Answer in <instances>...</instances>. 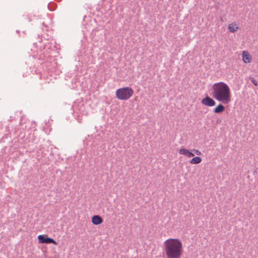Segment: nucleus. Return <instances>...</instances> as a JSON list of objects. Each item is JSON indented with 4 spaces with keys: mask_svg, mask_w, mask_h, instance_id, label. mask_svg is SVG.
Wrapping results in <instances>:
<instances>
[{
    "mask_svg": "<svg viewBox=\"0 0 258 258\" xmlns=\"http://www.w3.org/2000/svg\"><path fill=\"white\" fill-rule=\"evenodd\" d=\"M202 162V159L199 156H196L190 160V163L191 164H198Z\"/></svg>",
    "mask_w": 258,
    "mask_h": 258,
    "instance_id": "obj_11",
    "label": "nucleus"
},
{
    "mask_svg": "<svg viewBox=\"0 0 258 258\" xmlns=\"http://www.w3.org/2000/svg\"><path fill=\"white\" fill-rule=\"evenodd\" d=\"M225 107L222 104H219L214 109V112L215 113H220L224 111Z\"/></svg>",
    "mask_w": 258,
    "mask_h": 258,
    "instance_id": "obj_10",
    "label": "nucleus"
},
{
    "mask_svg": "<svg viewBox=\"0 0 258 258\" xmlns=\"http://www.w3.org/2000/svg\"><path fill=\"white\" fill-rule=\"evenodd\" d=\"M250 80H251V82L252 83V84L254 86H257L258 84H257V81L254 79V78L252 77V78H250Z\"/></svg>",
    "mask_w": 258,
    "mask_h": 258,
    "instance_id": "obj_13",
    "label": "nucleus"
},
{
    "mask_svg": "<svg viewBox=\"0 0 258 258\" xmlns=\"http://www.w3.org/2000/svg\"><path fill=\"white\" fill-rule=\"evenodd\" d=\"M39 243H53L57 244V242L52 238L48 237L47 235H39L37 237Z\"/></svg>",
    "mask_w": 258,
    "mask_h": 258,
    "instance_id": "obj_4",
    "label": "nucleus"
},
{
    "mask_svg": "<svg viewBox=\"0 0 258 258\" xmlns=\"http://www.w3.org/2000/svg\"><path fill=\"white\" fill-rule=\"evenodd\" d=\"M241 57L244 63H250L252 61V56L247 50H243L242 51Z\"/></svg>",
    "mask_w": 258,
    "mask_h": 258,
    "instance_id": "obj_5",
    "label": "nucleus"
},
{
    "mask_svg": "<svg viewBox=\"0 0 258 258\" xmlns=\"http://www.w3.org/2000/svg\"><path fill=\"white\" fill-rule=\"evenodd\" d=\"M201 102L204 105L209 107H213L216 105L215 101L208 96L203 99Z\"/></svg>",
    "mask_w": 258,
    "mask_h": 258,
    "instance_id": "obj_6",
    "label": "nucleus"
},
{
    "mask_svg": "<svg viewBox=\"0 0 258 258\" xmlns=\"http://www.w3.org/2000/svg\"><path fill=\"white\" fill-rule=\"evenodd\" d=\"M178 153L179 154L184 155L187 158H190L195 156V154L192 152V150H188L184 148L179 149Z\"/></svg>",
    "mask_w": 258,
    "mask_h": 258,
    "instance_id": "obj_7",
    "label": "nucleus"
},
{
    "mask_svg": "<svg viewBox=\"0 0 258 258\" xmlns=\"http://www.w3.org/2000/svg\"><path fill=\"white\" fill-rule=\"evenodd\" d=\"M164 252L166 258H181L183 253L182 240L177 238L167 239L163 243Z\"/></svg>",
    "mask_w": 258,
    "mask_h": 258,
    "instance_id": "obj_1",
    "label": "nucleus"
},
{
    "mask_svg": "<svg viewBox=\"0 0 258 258\" xmlns=\"http://www.w3.org/2000/svg\"><path fill=\"white\" fill-rule=\"evenodd\" d=\"M92 223L95 225H98L103 223V219L99 215H94L91 219Z\"/></svg>",
    "mask_w": 258,
    "mask_h": 258,
    "instance_id": "obj_8",
    "label": "nucleus"
},
{
    "mask_svg": "<svg viewBox=\"0 0 258 258\" xmlns=\"http://www.w3.org/2000/svg\"><path fill=\"white\" fill-rule=\"evenodd\" d=\"M212 88L213 96L217 101L223 104H228L231 102V90L226 83L223 82L214 83Z\"/></svg>",
    "mask_w": 258,
    "mask_h": 258,
    "instance_id": "obj_2",
    "label": "nucleus"
},
{
    "mask_svg": "<svg viewBox=\"0 0 258 258\" xmlns=\"http://www.w3.org/2000/svg\"><path fill=\"white\" fill-rule=\"evenodd\" d=\"M239 29L238 24L235 22H233L230 24L228 26V30L231 33L236 32Z\"/></svg>",
    "mask_w": 258,
    "mask_h": 258,
    "instance_id": "obj_9",
    "label": "nucleus"
},
{
    "mask_svg": "<svg viewBox=\"0 0 258 258\" xmlns=\"http://www.w3.org/2000/svg\"><path fill=\"white\" fill-rule=\"evenodd\" d=\"M192 152L194 153H195L197 155H202V153L200 151L197 149H192Z\"/></svg>",
    "mask_w": 258,
    "mask_h": 258,
    "instance_id": "obj_12",
    "label": "nucleus"
},
{
    "mask_svg": "<svg viewBox=\"0 0 258 258\" xmlns=\"http://www.w3.org/2000/svg\"><path fill=\"white\" fill-rule=\"evenodd\" d=\"M134 91L130 87H124L117 89L115 91V97L119 100H127L131 98Z\"/></svg>",
    "mask_w": 258,
    "mask_h": 258,
    "instance_id": "obj_3",
    "label": "nucleus"
}]
</instances>
